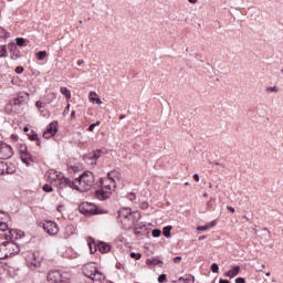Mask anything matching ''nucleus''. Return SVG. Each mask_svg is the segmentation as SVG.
<instances>
[{
	"instance_id": "obj_23",
	"label": "nucleus",
	"mask_w": 283,
	"mask_h": 283,
	"mask_svg": "<svg viewBox=\"0 0 283 283\" xmlns=\"http://www.w3.org/2000/svg\"><path fill=\"white\" fill-rule=\"evenodd\" d=\"M217 222L216 221H211L210 223H207L205 226H199L197 229L198 231H208V229H213V227H216Z\"/></svg>"
},
{
	"instance_id": "obj_49",
	"label": "nucleus",
	"mask_w": 283,
	"mask_h": 283,
	"mask_svg": "<svg viewBox=\"0 0 283 283\" xmlns=\"http://www.w3.org/2000/svg\"><path fill=\"white\" fill-rule=\"evenodd\" d=\"M219 283H231V281L227 280V279H220Z\"/></svg>"
},
{
	"instance_id": "obj_12",
	"label": "nucleus",
	"mask_w": 283,
	"mask_h": 283,
	"mask_svg": "<svg viewBox=\"0 0 283 283\" xmlns=\"http://www.w3.org/2000/svg\"><path fill=\"white\" fill-rule=\"evenodd\" d=\"M57 132L59 128H56V123L52 122L46 130L43 133V138H52Z\"/></svg>"
},
{
	"instance_id": "obj_27",
	"label": "nucleus",
	"mask_w": 283,
	"mask_h": 283,
	"mask_svg": "<svg viewBox=\"0 0 283 283\" xmlns=\"http://www.w3.org/2000/svg\"><path fill=\"white\" fill-rule=\"evenodd\" d=\"M38 61H45V56H48V52L39 51L35 53Z\"/></svg>"
},
{
	"instance_id": "obj_3",
	"label": "nucleus",
	"mask_w": 283,
	"mask_h": 283,
	"mask_svg": "<svg viewBox=\"0 0 283 283\" xmlns=\"http://www.w3.org/2000/svg\"><path fill=\"white\" fill-rule=\"evenodd\" d=\"M21 249L13 241H6L0 244V260H6V258H10V255H14L19 253Z\"/></svg>"
},
{
	"instance_id": "obj_21",
	"label": "nucleus",
	"mask_w": 283,
	"mask_h": 283,
	"mask_svg": "<svg viewBox=\"0 0 283 283\" xmlns=\"http://www.w3.org/2000/svg\"><path fill=\"white\" fill-rule=\"evenodd\" d=\"M146 264L148 266H163V261L159 259H148L146 261Z\"/></svg>"
},
{
	"instance_id": "obj_33",
	"label": "nucleus",
	"mask_w": 283,
	"mask_h": 283,
	"mask_svg": "<svg viewBox=\"0 0 283 283\" xmlns=\"http://www.w3.org/2000/svg\"><path fill=\"white\" fill-rule=\"evenodd\" d=\"M43 191H45V193H52L54 189L52 188V185L46 184L43 186Z\"/></svg>"
},
{
	"instance_id": "obj_10",
	"label": "nucleus",
	"mask_w": 283,
	"mask_h": 283,
	"mask_svg": "<svg viewBox=\"0 0 283 283\" xmlns=\"http://www.w3.org/2000/svg\"><path fill=\"white\" fill-rule=\"evenodd\" d=\"M12 147L8 144L0 145V158L1 160H8V158H12Z\"/></svg>"
},
{
	"instance_id": "obj_19",
	"label": "nucleus",
	"mask_w": 283,
	"mask_h": 283,
	"mask_svg": "<svg viewBox=\"0 0 283 283\" xmlns=\"http://www.w3.org/2000/svg\"><path fill=\"white\" fill-rule=\"evenodd\" d=\"M9 50L10 52H12L11 53L12 61H19L21 55L19 54V52H14L17 50V44H9Z\"/></svg>"
},
{
	"instance_id": "obj_15",
	"label": "nucleus",
	"mask_w": 283,
	"mask_h": 283,
	"mask_svg": "<svg viewBox=\"0 0 283 283\" xmlns=\"http://www.w3.org/2000/svg\"><path fill=\"white\" fill-rule=\"evenodd\" d=\"M90 280L94 281V283H102L105 280V274L101 273V271L95 270Z\"/></svg>"
},
{
	"instance_id": "obj_41",
	"label": "nucleus",
	"mask_w": 283,
	"mask_h": 283,
	"mask_svg": "<svg viewBox=\"0 0 283 283\" xmlns=\"http://www.w3.org/2000/svg\"><path fill=\"white\" fill-rule=\"evenodd\" d=\"M23 66L15 67V74H23Z\"/></svg>"
},
{
	"instance_id": "obj_39",
	"label": "nucleus",
	"mask_w": 283,
	"mask_h": 283,
	"mask_svg": "<svg viewBox=\"0 0 283 283\" xmlns=\"http://www.w3.org/2000/svg\"><path fill=\"white\" fill-rule=\"evenodd\" d=\"M0 231H8V223L0 222Z\"/></svg>"
},
{
	"instance_id": "obj_9",
	"label": "nucleus",
	"mask_w": 283,
	"mask_h": 283,
	"mask_svg": "<svg viewBox=\"0 0 283 283\" xmlns=\"http://www.w3.org/2000/svg\"><path fill=\"white\" fill-rule=\"evenodd\" d=\"M43 229L49 235H56L59 233V226L53 221H45Z\"/></svg>"
},
{
	"instance_id": "obj_57",
	"label": "nucleus",
	"mask_w": 283,
	"mask_h": 283,
	"mask_svg": "<svg viewBox=\"0 0 283 283\" xmlns=\"http://www.w3.org/2000/svg\"><path fill=\"white\" fill-rule=\"evenodd\" d=\"M23 132H25L28 134V132H30V128L29 127H24Z\"/></svg>"
},
{
	"instance_id": "obj_64",
	"label": "nucleus",
	"mask_w": 283,
	"mask_h": 283,
	"mask_svg": "<svg viewBox=\"0 0 283 283\" xmlns=\"http://www.w3.org/2000/svg\"><path fill=\"white\" fill-rule=\"evenodd\" d=\"M209 188L212 189L213 188V184H209Z\"/></svg>"
},
{
	"instance_id": "obj_35",
	"label": "nucleus",
	"mask_w": 283,
	"mask_h": 283,
	"mask_svg": "<svg viewBox=\"0 0 283 283\" xmlns=\"http://www.w3.org/2000/svg\"><path fill=\"white\" fill-rule=\"evenodd\" d=\"M163 231L160 229L153 230V238H160Z\"/></svg>"
},
{
	"instance_id": "obj_29",
	"label": "nucleus",
	"mask_w": 283,
	"mask_h": 283,
	"mask_svg": "<svg viewBox=\"0 0 283 283\" xmlns=\"http://www.w3.org/2000/svg\"><path fill=\"white\" fill-rule=\"evenodd\" d=\"M214 202H216V199L214 198H210V200L206 205L208 211H211V209H214V207H216Z\"/></svg>"
},
{
	"instance_id": "obj_62",
	"label": "nucleus",
	"mask_w": 283,
	"mask_h": 283,
	"mask_svg": "<svg viewBox=\"0 0 283 283\" xmlns=\"http://www.w3.org/2000/svg\"><path fill=\"white\" fill-rule=\"evenodd\" d=\"M203 198H209V195L208 193H203Z\"/></svg>"
},
{
	"instance_id": "obj_58",
	"label": "nucleus",
	"mask_w": 283,
	"mask_h": 283,
	"mask_svg": "<svg viewBox=\"0 0 283 283\" xmlns=\"http://www.w3.org/2000/svg\"><path fill=\"white\" fill-rule=\"evenodd\" d=\"M93 125H95V127H98V125H101V122H96Z\"/></svg>"
},
{
	"instance_id": "obj_40",
	"label": "nucleus",
	"mask_w": 283,
	"mask_h": 283,
	"mask_svg": "<svg viewBox=\"0 0 283 283\" xmlns=\"http://www.w3.org/2000/svg\"><path fill=\"white\" fill-rule=\"evenodd\" d=\"M167 280V274H161V275H159V277H158V282L159 283H163V282H165Z\"/></svg>"
},
{
	"instance_id": "obj_44",
	"label": "nucleus",
	"mask_w": 283,
	"mask_h": 283,
	"mask_svg": "<svg viewBox=\"0 0 283 283\" xmlns=\"http://www.w3.org/2000/svg\"><path fill=\"white\" fill-rule=\"evenodd\" d=\"M35 107H38V109H41V107H43V102L38 101V102L35 103Z\"/></svg>"
},
{
	"instance_id": "obj_1",
	"label": "nucleus",
	"mask_w": 283,
	"mask_h": 283,
	"mask_svg": "<svg viewBox=\"0 0 283 283\" xmlns=\"http://www.w3.org/2000/svg\"><path fill=\"white\" fill-rule=\"evenodd\" d=\"M46 176L49 182L53 187H57L59 189H65V187H70L71 189H76V191H78V186H76L74 181L70 180V178H66L65 175H63V172L50 169L46 172Z\"/></svg>"
},
{
	"instance_id": "obj_32",
	"label": "nucleus",
	"mask_w": 283,
	"mask_h": 283,
	"mask_svg": "<svg viewBox=\"0 0 283 283\" xmlns=\"http://www.w3.org/2000/svg\"><path fill=\"white\" fill-rule=\"evenodd\" d=\"M10 36V33L6 31V29L0 27V39H8Z\"/></svg>"
},
{
	"instance_id": "obj_25",
	"label": "nucleus",
	"mask_w": 283,
	"mask_h": 283,
	"mask_svg": "<svg viewBox=\"0 0 283 283\" xmlns=\"http://www.w3.org/2000/svg\"><path fill=\"white\" fill-rule=\"evenodd\" d=\"M60 92H61V94H63V96H65V98H67V99L72 98V92H70L67 87L62 86L60 88Z\"/></svg>"
},
{
	"instance_id": "obj_14",
	"label": "nucleus",
	"mask_w": 283,
	"mask_h": 283,
	"mask_svg": "<svg viewBox=\"0 0 283 283\" xmlns=\"http://www.w3.org/2000/svg\"><path fill=\"white\" fill-rule=\"evenodd\" d=\"M97 268L94 263H88L83 266V273L86 277H91L93 273H96Z\"/></svg>"
},
{
	"instance_id": "obj_37",
	"label": "nucleus",
	"mask_w": 283,
	"mask_h": 283,
	"mask_svg": "<svg viewBox=\"0 0 283 283\" xmlns=\"http://www.w3.org/2000/svg\"><path fill=\"white\" fill-rule=\"evenodd\" d=\"M211 271L212 273H218V271H220V266H218V263H213L211 265Z\"/></svg>"
},
{
	"instance_id": "obj_31",
	"label": "nucleus",
	"mask_w": 283,
	"mask_h": 283,
	"mask_svg": "<svg viewBox=\"0 0 283 283\" xmlns=\"http://www.w3.org/2000/svg\"><path fill=\"white\" fill-rule=\"evenodd\" d=\"M28 136L30 140H38L39 143V135L34 130H31V133H29Z\"/></svg>"
},
{
	"instance_id": "obj_16",
	"label": "nucleus",
	"mask_w": 283,
	"mask_h": 283,
	"mask_svg": "<svg viewBox=\"0 0 283 283\" xmlns=\"http://www.w3.org/2000/svg\"><path fill=\"white\" fill-rule=\"evenodd\" d=\"M239 274H240V266L239 265H234V266H232L231 270H229L228 272L224 273V276L233 279V277H235Z\"/></svg>"
},
{
	"instance_id": "obj_55",
	"label": "nucleus",
	"mask_w": 283,
	"mask_h": 283,
	"mask_svg": "<svg viewBox=\"0 0 283 283\" xmlns=\"http://www.w3.org/2000/svg\"><path fill=\"white\" fill-rule=\"evenodd\" d=\"M188 1H189V3H192V4L198 3V0H188Z\"/></svg>"
},
{
	"instance_id": "obj_60",
	"label": "nucleus",
	"mask_w": 283,
	"mask_h": 283,
	"mask_svg": "<svg viewBox=\"0 0 283 283\" xmlns=\"http://www.w3.org/2000/svg\"><path fill=\"white\" fill-rule=\"evenodd\" d=\"M11 138H12L13 140H17V135H11Z\"/></svg>"
},
{
	"instance_id": "obj_53",
	"label": "nucleus",
	"mask_w": 283,
	"mask_h": 283,
	"mask_svg": "<svg viewBox=\"0 0 283 283\" xmlns=\"http://www.w3.org/2000/svg\"><path fill=\"white\" fill-rule=\"evenodd\" d=\"M214 165H217L218 167H221L222 169H224V164H220V163H214Z\"/></svg>"
},
{
	"instance_id": "obj_36",
	"label": "nucleus",
	"mask_w": 283,
	"mask_h": 283,
	"mask_svg": "<svg viewBox=\"0 0 283 283\" xmlns=\"http://www.w3.org/2000/svg\"><path fill=\"white\" fill-rule=\"evenodd\" d=\"M130 258H132L133 260H140V258H143V254L136 253V252H132V253H130Z\"/></svg>"
},
{
	"instance_id": "obj_48",
	"label": "nucleus",
	"mask_w": 283,
	"mask_h": 283,
	"mask_svg": "<svg viewBox=\"0 0 283 283\" xmlns=\"http://www.w3.org/2000/svg\"><path fill=\"white\" fill-rule=\"evenodd\" d=\"M181 260H182L181 256H176V258H174V262H175V263L181 262Z\"/></svg>"
},
{
	"instance_id": "obj_22",
	"label": "nucleus",
	"mask_w": 283,
	"mask_h": 283,
	"mask_svg": "<svg viewBox=\"0 0 283 283\" xmlns=\"http://www.w3.org/2000/svg\"><path fill=\"white\" fill-rule=\"evenodd\" d=\"M6 174H12V171L8 169V164L0 161V176H3Z\"/></svg>"
},
{
	"instance_id": "obj_34",
	"label": "nucleus",
	"mask_w": 283,
	"mask_h": 283,
	"mask_svg": "<svg viewBox=\"0 0 283 283\" xmlns=\"http://www.w3.org/2000/svg\"><path fill=\"white\" fill-rule=\"evenodd\" d=\"M25 39L23 38H18L17 39V45H19L20 48H23V45H25Z\"/></svg>"
},
{
	"instance_id": "obj_13",
	"label": "nucleus",
	"mask_w": 283,
	"mask_h": 283,
	"mask_svg": "<svg viewBox=\"0 0 283 283\" xmlns=\"http://www.w3.org/2000/svg\"><path fill=\"white\" fill-rule=\"evenodd\" d=\"M127 218H132V209L130 208H122L118 211V221L123 222L124 220H127Z\"/></svg>"
},
{
	"instance_id": "obj_38",
	"label": "nucleus",
	"mask_w": 283,
	"mask_h": 283,
	"mask_svg": "<svg viewBox=\"0 0 283 283\" xmlns=\"http://www.w3.org/2000/svg\"><path fill=\"white\" fill-rule=\"evenodd\" d=\"M10 233H11L12 238H14V233H17V235H19V238H21V235H23V232L18 231V230H11Z\"/></svg>"
},
{
	"instance_id": "obj_17",
	"label": "nucleus",
	"mask_w": 283,
	"mask_h": 283,
	"mask_svg": "<svg viewBox=\"0 0 283 283\" xmlns=\"http://www.w3.org/2000/svg\"><path fill=\"white\" fill-rule=\"evenodd\" d=\"M97 249L101 253H109L112 251V245L109 243L99 242L97 243Z\"/></svg>"
},
{
	"instance_id": "obj_43",
	"label": "nucleus",
	"mask_w": 283,
	"mask_h": 283,
	"mask_svg": "<svg viewBox=\"0 0 283 283\" xmlns=\"http://www.w3.org/2000/svg\"><path fill=\"white\" fill-rule=\"evenodd\" d=\"M268 90V92H277V86H272V87H268L266 88Z\"/></svg>"
},
{
	"instance_id": "obj_28",
	"label": "nucleus",
	"mask_w": 283,
	"mask_h": 283,
	"mask_svg": "<svg viewBox=\"0 0 283 283\" xmlns=\"http://www.w3.org/2000/svg\"><path fill=\"white\" fill-rule=\"evenodd\" d=\"M171 229H172L171 226H167L164 228L163 234L165 235V238H171Z\"/></svg>"
},
{
	"instance_id": "obj_63",
	"label": "nucleus",
	"mask_w": 283,
	"mask_h": 283,
	"mask_svg": "<svg viewBox=\"0 0 283 283\" xmlns=\"http://www.w3.org/2000/svg\"><path fill=\"white\" fill-rule=\"evenodd\" d=\"M135 233H136V235H138V233H140V231H138L137 229H135Z\"/></svg>"
},
{
	"instance_id": "obj_50",
	"label": "nucleus",
	"mask_w": 283,
	"mask_h": 283,
	"mask_svg": "<svg viewBox=\"0 0 283 283\" xmlns=\"http://www.w3.org/2000/svg\"><path fill=\"white\" fill-rule=\"evenodd\" d=\"M96 126L94 125V124H91L90 126H88V132H94V128H95Z\"/></svg>"
},
{
	"instance_id": "obj_20",
	"label": "nucleus",
	"mask_w": 283,
	"mask_h": 283,
	"mask_svg": "<svg viewBox=\"0 0 283 283\" xmlns=\"http://www.w3.org/2000/svg\"><path fill=\"white\" fill-rule=\"evenodd\" d=\"M87 245L90 248V251L92 254L96 253L97 249H98V244H96V242H94V239L88 238L87 239Z\"/></svg>"
},
{
	"instance_id": "obj_46",
	"label": "nucleus",
	"mask_w": 283,
	"mask_h": 283,
	"mask_svg": "<svg viewBox=\"0 0 283 283\" xmlns=\"http://www.w3.org/2000/svg\"><path fill=\"white\" fill-rule=\"evenodd\" d=\"M193 180H196V182H200V175L199 174H195L193 175Z\"/></svg>"
},
{
	"instance_id": "obj_59",
	"label": "nucleus",
	"mask_w": 283,
	"mask_h": 283,
	"mask_svg": "<svg viewBox=\"0 0 283 283\" xmlns=\"http://www.w3.org/2000/svg\"><path fill=\"white\" fill-rule=\"evenodd\" d=\"M123 118H125V115H119V120H123Z\"/></svg>"
},
{
	"instance_id": "obj_45",
	"label": "nucleus",
	"mask_w": 283,
	"mask_h": 283,
	"mask_svg": "<svg viewBox=\"0 0 283 283\" xmlns=\"http://www.w3.org/2000/svg\"><path fill=\"white\" fill-rule=\"evenodd\" d=\"M128 198H129V200H136V193L130 192V193L128 195Z\"/></svg>"
},
{
	"instance_id": "obj_42",
	"label": "nucleus",
	"mask_w": 283,
	"mask_h": 283,
	"mask_svg": "<svg viewBox=\"0 0 283 283\" xmlns=\"http://www.w3.org/2000/svg\"><path fill=\"white\" fill-rule=\"evenodd\" d=\"M235 283H247V280L244 277H238L235 279Z\"/></svg>"
},
{
	"instance_id": "obj_2",
	"label": "nucleus",
	"mask_w": 283,
	"mask_h": 283,
	"mask_svg": "<svg viewBox=\"0 0 283 283\" xmlns=\"http://www.w3.org/2000/svg\"><path fill=\"white\" fill-rule=\"evenodd\" d=\"M114 174V171L108 172V178L104 182L102 181V189L96 191L98 200H107L112 196V191L116 189V180L112 177Z\"/></svg>"
},
{
	"instance_id": "obj_61",
	"label": "nucleus",
	"mask_w": 283,
	"mask_h": 283,
	"mask_svg": "<svg viewBox=\"0 0 283 283\" xmlns=\"http://www.w3.org/2000/svg\"><path fill=\"white\" fill-rule=\"evenodd\" d=\"M265 275H266V277H270L271 276V272H266Z\"/></svg>"
},
{
	"instance_id": "obj_30",
	"label": "nucleus",
	"mask_w": 283,
	"mask_h": 283,
	"mask_svg": "<svg viewBox=\"0 0 283 283\" xmlns=\"http://www.w3.org/2000/svg\"><path fill=\"white\" fill-rule=\"evenodd\" d=\"M8 56V49L6 45H0V59H6Z\"/></svg>"
},
{
	"instance_id": "obj_18",
	"label": "nucleus",
	"mask_w": 283,
	"mask_h": 283,
	"mask_svg": "<svg viewBox=\"0 0 283 283\" xmlns=\"http://www.w3.org/2000/svg\"><path fill=\"white\" fill-rule=\"evenodd\" d=\"M88 98L91 103H94L95 105L103 104V101H101V97H98V94H96V92H91Z\"/></svg>"
},
{
	"instance_id": "obj_24",
	"label": "nucleus",
	"mask_w": 283,
	"mask_h": 283,
	"mask_svg": "<svg viewBox=\"0 0 283 283\" xmlns=\"http://www.w3.org/2000/svg\"><path fill=\"white\" fill-rule=\"evenodd\" d=\"M178 282L179 283H193L195 279H193V275L189 274V275L179 277Z\"/></svg>"
},
{
	"instance_id": "obj_26",
	"label": "nucleus",
	"mask_w": 283,
	"mask_h": 283,
	"mask_svg": "<svg viewBox=\"0 0 283 283\" xmlns=\"http://www.w3.org/2000/svg\"><path fill=\"white\" fill-rule=\"evenodd\" d=\"M130 218H133L130 226L136 224L140 220V213L138 211L132 212Z\"/></svg>"
},
{
	"instance_id": "obj_56",
	"label": "nucleus",
	"mask_w": 283,
	"mask_h": 283,
	"mask_svg": "<svg viewBox=\"0 0 283 283\" xmlns=\"http://www.w3.org/2000/svg\"><path fill=\"white\" fill-rule=\"evenodd\" d=\"M116 269H123V265L120 263H117Z\"/></svg>"
},
{
	"instance_id": "obj_5",
	"label": "nucleus",
	"mask_w": 283,
	"mask_h": 283,
	"mask_svg": "<svg viewBox=\"0 0 283 283\" xmlns=\"http://www.w3.org/2000/svg\"><path fill=\"white\" fill-rule=\"evenodd\" d=\"M25 101H28V93H21L18 97L11 99L9 105L14 109V112H18L19 107H23V105H25Z\"/></svg>"
},
{
	"instance_id": "obj_7",
	"label": "nucleus",
	"mask_w": 283,
	"mask_h": 283,
	"mask_svg": "<svg viewBox=\"0 0 283 283\" xmlns=\"http://www.w3.org/2000/svg\"><path fill=\"white\" fill-rule=\"evenodd\" d=\"M77 180L80 185H83L84 187H94V172L85 171Z\"/></svg>"
},
{
	"instance_id": "obj_11",
	"label": "nucleus",
	"mask_w": 283,
	"mask_h": 283,
	"mask_svg": "<svg viewBox=\"0 0 283 283\" xmlns=\"http://www.w3.org/2000/svg\"><path fill=\"white\" fill-rule=\"evenodd\" d=\"M82 209H84L85 213H91V216H98V213H105L103 210L96 208V206L92 203H83Z\"/></svg>"
},
{
	"instance_id": "obj_4",
	"label": "nucleus",
	"mask_w": 283,
	"mask_h": 283,
	"mask_svg": "<svg viewBox=\"0 0 283 283\" xmlns=\"http://www.w3.org/2000/svg\"><path fill=\"white\" fill-rule=\"evenodd\" d=\"M46 280L51 283H70V274L61 273L59 270H52L48 273Z\"/></svg>"
},
{
	"instance_id": "obj_54",
	"label": "nucleus",
	"mask_w": 283,
	"mask_h": 283,
	"mask_svg": "<svg viewBox=\"0 0 283 283\" xmlns=\"http://www.w3.org/2000/svg\"><path fill=\"white\" fill-rule=\"evenodd\" d=\"M83 63H85V61H83V60L77 61V65H83Z\"/></svg>"
},
{
	"instance_id": "obj_52",
	"label": "nucleus",
	"mask_w": 283,
	"mask_h": 283,
	"mask_svg": "<svg viewBox=\"0 0 283 283\" xmlns=\"http://www.w3.org/2000/svg\"><path fill=\"white\" fill-rule=\"evenodd\" d=\"M71 118H76V112L75 111L71 112Z\"/></svg>"
},
{
	"instance_id": "obj_51",
	"label": "nucleus",
	"mask_w": 283,
	"mask_h": 283,
	"mask_svg": "<svg viewBox=\"0 0 283 283\" xmlns=\"http://www.w3.org/2000/svg\"><path fill=\"white\" fill-rule=\"evenodd\" d=\"M67 112H70V104L66 105V107H65L63 114H67Z\"/></svg>"
},
{
	"instance_id": "obj_6",
	"label": "nucleus",
	"mask_w": 283,
	"mask_h": 283,
	"mask_svg": "<svg viewBox=\"0 0 283 283\" xmlns=\"http://www.w3.org/2000/svg\"><path fill=\"white\" fill-rule=\"evenodd\" d=\"M103 156V150L97 149L95 151H92L84 156V160L86 165H90L91 167H96V160Z\"/></svg>"
},
{
	"instance_id": "obj_8",
	"label": "nucleus",
	"mask_w": 283,
	"mask_h": 283,
	"mask_svg": "<svg viewBox=\"0 0 283 283\" xmlns=\"http://www.w3.org/2000/svg\"><path fill=\"white\" fill-rule=\"evenodd\" d=\"M20 158L24 165L34 163V158L32 157V154L28 151V147L25 145H20Z\"/></svg>"
},
{
	"instance_id": "obj_47",
	"label": "nucleus",
	"mask_w": 283,
	"mask_h": 283,
	"mask_svg": "<svg viewBox=\"0 0 283 283\" xmlns=\"http://www.w3.org/2000/svg\"><path fill=\"white\" fill-rule=\"evenodd\" d=\"M227 209L228 211H231V213H235V208L228 206Z\"/></svg>"
}]
</instances>
